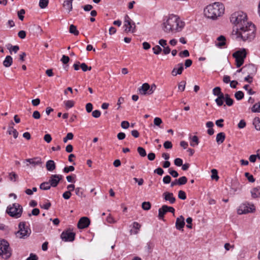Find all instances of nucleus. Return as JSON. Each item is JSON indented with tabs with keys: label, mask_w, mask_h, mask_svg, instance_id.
<instances>
[{
	"label": "nucleus",
	"mask_w": 260,
	"mask_h": 260,
	"mask_svg": "<svg viewBox=\"0 0 260 260\" xmlns=\"http://www.w3.org/2000/svg\"><path fill=\"white\" fill-rule=\"evenodd\" d=\"M39 213H40L39 209L38 208H35V209H32L31 214H30V213L28 214V216H30L31 215H34V216H37V215H38L39 214Z\"/></svg>",
	"instance_id": "61"
},
{
	"label": "nucleus",
	"mask_w": 260,
	"mask_h": 260,
	"mask_svg": "<svg viewBox=\"0 0 260 260\" xmlns=\"http://www.w3.org/2000/svg\"><path fill=\"white\" fill-rule=\"evenodd\" d=\"M30 234V230L25 226V222H21L19 224V231L16 233L17 237L25 238Z\"/></svg>",
	"instance_id": "9"
},
{
	"label": "nucleus",
	"mask_w": 260,
	"mask_h": 260,
	"mask_svg": "<svg viewBox=\"0 0 260 260\" xmlns=\"http://www.w3.org/2000/svg\"><path fill=\"white\" fill-rule=\"evenodd\" d=\"M252 112H260V101L255 104L251 108Z\"/></svg>",
	"instance_id": "37"
},
{
	"label": "nucleus",
	"mask_w": 260,
	"mask_h": 260,
	"mask_svg": "<svg viewBox=\"0 0 260 260\" xmlns=\"http://www.w3.org/2000/svg\"><path fill=\"white\" fill-rule=\"evenodd\" d=\"M70 60V58L69 56H66L65 55H62V58L61 59V61L63 63L66 64Z\"/></svg>",
	"instance_id": "63"
},
{
	"label": "nucleus",
	"mask_w": 260,
	"mask_h": 260,
	"mask_svg": "<svg viewBox=\"0 0 260 260\" xmlns=\"http://www.w3.org/2000/svg\"><path fill=\"white\" fill-rule=\"evenodd\" d=\"M162 120L159 117H155L154 119V124L156 126H160V124L162 123Z\"/></svg>",
	"instance_id": "60"
},
{
	"label": "nucleus",
	"mask_w": 260,
	"mask_h": 260,
	"mask_svg": "<svg viewBox=\"0 0 260 260\" xmlns=\"http://www.w3.org/2000/svg\"><path fill=\"white\" fill-rule=\"evenodd\" d=\"M243 88L247 90L248 93L250 95H252L255 93V92L253 91L251 88H249V85L248 84L245 85L243 87Z\"/></svg>",
	"instance_id": "51"
},
{
	"label": "nucleus",
	"mask_w": 260,
	"mask_h": 260,
	"mask_svg": "<svg viewBox=\"0 0 260 260\" xmlns=\"http://www.w3.org/2000/svg\"><path fill=\"white\" fill-rule=\"evenodd\" d=\"M167 205H162L161 208L158 209V217L159 219H163L165 214H166Z\"/></svg>",
	"instance_id": "21"
},
{
	"label": "nucleus",
	"mask_w": 260,
	"mask_h": 260,
	"mask_svg": "<svg viewBox=\"0 0 260 260\" xmlns=\"http://www.w3.org/2000/svg\"><path fill=\"white\" fill-rule=\"evenodd\" d=\"M246 55L247 52L245 48L240 49L233 54V57L235 59L236 66L237 68L243 65Z\"/></svg>",
	"instance_id": "6"
},
{
	"label": "nucleus",
	"mask_w": 260,
	"mask_h": 260,
	"mask_svg": "<svg viewBox=\"0 0 260 260\" xmlns=\"http://www.w3.org/2000/svg\"><path fill=\"white\" fill-rule=\"evenodd\" d=\"M17 177V175L14 172H11L9 174V178L11 181H16Z\"/></svg>",
	"instance_id": "52"
},
{
	"label": "nucleus",
	"mask_w": 260,
	"mask_h": 260,
	"mask_svg": "<svg viewBox=\"0 0 260 260\" xmlns=\"http://www.w3.org/2000/svg\"><path fill=\"white\" fill-rule=\"evenodd\" d=\"M152 50L153 51V53L155 54H157V55L159 54L162 51L161 48L158 45H156L155 47H154L152 48Z\"/></svg>",
	"instance_id": "46"
},
{
	"label": "nucleus",
	"mask_w": 260,
	"mask_h": 260,
	"mask_svg": "<svg viewBox=\"0 0 260 260\" xmlns=\"http://www.w3.org/2000/svg\"><path fill=\"white\" fill-rule=\"evenodd\" d=\"M178 198L180 199L184 200L186 199L185 192L183 190H179L178 192Z\"/></svg>",
	"instance_id": "50"
},
{
	"label": "nucleus",
	"mask_w": 260,
	"mask_h": 260,
	"mask_svg": "<svg viewBox=\"0 0 260 260\" xmlns=\"http://www.w3.org/2000/svg\"><path fill=\"white\" fill-rule=\"evenodd\" d=\"M25 10L24 9H21L20 11L18 12V16L19 18L21 20H23L24 19L23 15L25 14Z\"/></svg>",
	"instance_id": "54"
},
{
	"label": "nucleus",
	"mask_w": 260,
	"mask_h": 260,
	"mask_svg": "<svg viewBox=\"0 0 260 260\" xmlns=\"http://www.w3.org/2000/svg\"><path fill=\"white\" fill-rule=\"evenodd\" d=\"M48 4L49 0H40L39 5L41 9H44L48 6Z\"/></svg>",
	"instance_id": "35"
},
{
	"label": "nucleus",
	"mask_w": 260,
	"mask_h": 260,
	"mask_svg": "<svg viewBox=\"0 0 260 260\" xmlns=\"http://www.w3.org/2000/svg\"><path fill=\"white\" fill-rule=\"evenodd\" d=\"M260 187H256L253 188L251 190V197L253 199L258 198L260 197V192L257 193L258 191L259 190Z\"/></svg>",
	"instance_id": "27"
},
{
	"label": "nucleus",
	"mask_w": 260,
	"mask_h": 260,
	"mask_svg": "<svg viewBox=\"0 0 260 260\" xmlns=\"http://www.w3.org/2000/svg\"><path fill=\"white\" fill-rule=\"evenodd\" d=\"M231 22L236 27V28H240L249 23L247 21V15L241 11L236 12L232 14L230 17Z\"/></svg>",
	"instance_id": "4"
},
{
	"label": "nucleus",
	"mask_w": 260,
	"mask_h": 260,
	"mask_svg": "<svg viewBox=\"0 0 260 260\" xmlns=\"http://www.w3.org/2000/svg\"><path fill=\"white\" fill-rule=\"evenodd\" d=\"M162 181L165 184H168L171 182V178L169 175H167L164 177Z\"/></svg>",
	"instance_id": "62"
},
{
	"label": "nucleus",
	"mask_w": 260,
	"mask_h": 260,
	"mask_svg": "<svg viewBox=\"0 0 260 260\" xmlns=\"http://www.w3.org/2000/svg\"><path fill=\"white\" fill-rule=\"evenodd\" d=\"M142 208L144 210H148L151 208V204L149 202H144L142 204Z\"/></svg>",
	"instance_id": "40"
},
{
	"label": "nucleus",
	"mask_w": 260,
	"mask_h": 260,
	"mask_svg": "<svg viewBox=\"0 0 260 260\" xmlns=\"http://www.w3.org/2000/svg\"><path fill=\"white\" fill-rule=\"evenodd\" d=\"M255 211V207L254 204L248 202L242 203L239 207L237 212L239 214L253 213Z\"/></svg>",
	"instance_id": "8"
},
{
	"label": "nucleus",
	"mask_w": 260,
	"mask_h": 260,
	"mask_svg": "<svg viewBox=\"0 0 260 260\" xmlns=\"http://www.w3.org/2000/svg\"><path fill=\"white\" fill-rule=\"evenodd\" d=\"M46 167L48 171H53L55 169L56 166L54 161L52 160H49L46 162Z\"/></svg>",
	"instance_id": "22"
},
{
	"label": "nucleus",
	"mask_w": 260,
	"mask_h": 260,
	"mask_svg": "<svg viewBox=\"0 0 260 260\" xmlns=\"http://www.w3.org/2000/svg\"><path fill=\"white\" fill-rule=\"evenodd\" d=\"M90 220L88 217H82L78 221V228L83 229L87 228L90 224Z\"/></svg>",
	"instance_id": "15"
},
{
	"label": "nucleus",
	"mask_w": 260,
	"mask_h": 260,
	"mask_svg": "<svg viewBox=\"0 0 260 260\" xmlns=\"http://www.w3.org/2000/svg\"><path fill=\"white\" fill-rule=\"evenodd\" d=\"M71 194L70 191H66L63 193L62 197L66 200H68L70 198Z\"/></svg>",
	"instance_id": "59"
},
{
	"label": "nucleus",
	"mask_w": 260,
	"mask_h": 260,
	"mask_svg": "<svg viewBox=\"0 0 260 260\" xmlns=\"http://www.w3.org/2000/svg\"><path fill=\"white\" fill-rule=\"evenodd\" d=\"M73 0H65L63 4V7L67 10L69 12L72 10V2Z\"/></svg>",
	"instance_id": "25"
},
{
	"label": "nucleus",
	"mask_w": 260,
	"mask_h": 260,
	"mask_svg": "<svg viewBox=\"0 0 260 260\" xmlns=\"http://www.w3.org/2000/svg\"><path fill=\"white\" fill-rule=\"evenodd\" d=\"M69 32L71 34H74L75 36H78L79 34V31L77 29L76 26L73 24H71L70 26Z\"/></svg>",
	"instance_id": "30"
},
{
	"label": "nucleus",
	"mask_w": 260,
	"mask_h": 260,
	"mask_svg": "<svg viewBox=\"0 0 260 260\" xmlns=\"http://www.w3.org/2000/svg\"><path fill=\"white\" fill-rule=\"evenodd\" d=\"M185 225L184 218L183 216L181 215L178 217L176 221V229L179 230H183V228Z\"/></svg>",
	"instance_id": "18"
},
{
	"label": "nucleus",
	"mask_w": 260,
	"mask_h": 260,
	"mask_svg": "<svg viewBox=\"0 0 260 260\" xmlns=\"http://www.w3.org/2000/svg\"><path fill=\"white\" fill-rule=\"evenodd\" d=\"M174 164L178 167H180L183 165V160L180 158H177L174 160Z\"/></svg>",
	"instance_id": "53"
},
{
	"label": "nucleus",
	"mask_w": 260,
	"mask_h": 260,
	"mask_svg": "<svg viewBox=\"0 0 260 260\" xmlns=\"http://www.w3.org/2000/svg\"><path fill=\"white\" fill-rule=\"evenodd\" d=\"M162 196L164 199L166 201H169V203L171 204H174L175 202L176 199L173 196V193L169 192H165L162 194Z\"/></svg>",
	"instance_id": "16"
},
{
	"label": "nucleus",
	"mask_w": 260,
	"mask_h": 260,
	"mask_svg": "<svg viewBox=\"0 0 260 260\" xmlns=\"http://www.w3.org/2000/svg\"><path fill=\"white\" fill-rule=\"evenodd\" d=\"M23 212V208L18 203H13L7 207L6 212L11 217L15 218H18L22 215Z\"/></svg>",
	"instance_id": "5"
},
{
	"label": "nucleus",
	"mask_w": 260,
	"mask_h": 260,
	"mask_svg": "<svg viewBox=\"0 0 260 260\" xmlns=\"http://www.w3.org/2000/svg\"><path fill=\"white\" fill-rule=\"evenodd\" d=\"M75 193L76 194L81 198L85 197V196L83 193V189L81 187H77L75 188Z\"/></svg>",
	"instance_id": "33"
},
{
	"label": "nucleus",
	"mask_w": 260,
	"mask_h": 260,
	"mask_svg": "<svg viewBox=\"0 0 260 260\" xmlns=\"http://www.w3.org/2000/svg\"><path fill=\"white\" fill-rule=\"evenodd\" d=\"M80 67L83 72L87 71H90L91 70V67H88L85 63H82L80 64Z\"/></svg>",
	"instance_id": "47"
},
{
	"label": "nucleus",
	"mask_w": 260,
	"mask_h": 260,
	"mask_svg": "<svg viewBox=\"0 0 260 260\" xmlns=\"http://www.w3.org/2000/svg\"><path fill=\"white\" fill-rule=\"evenodd\" d=\"M235 97L237 100H241L244 98V93L241 91H237L235 93Z\"/></svg>",
	"instance_id": "39"
},
{
	"label": "nucleus",
	"mask_w": 260,
	"mask_h": 260,
	"mask_svg": "<svg viewBox=\"0 0 260 260\" xmlns=\"http://www.w3.org/2000/svg\"><path fill=\"white\" fill-rule=\"evenodd\" d=\"M150 89V85L147 83L143 84L142 86L139 89L140 93L142 95H145L147 93V91L148 92Z\"/></svg>",
	"instance_id": "19"
},
{
	"label": "nucleus",
	"mask_w": 260,
	"mask_h": 260,
	"mask_svg": "<svg viewBox=\"0 0 260 260\" xmlns=\"http://www.w3.org/2000/svg\"><path fill=\"white\" fill-rule=\"evenodd\" d=\"M225 138V134L223 132L218 133L216 138V140L218 144H220L223 142Z\"/></svg>",
	"instance_id": "23"
},
{
	"label": "nucleus",
	"mask_w": 260,
	"mask_h": 260,
	"mask_svg": "<svg viewBox=\"0 0 260 260\" xmlns=\"http://www.w3.org/2000/svg\"><path fill=\"white\" fill-rule=\"evenodd\" d=\"M101 115V112L98 110H94L92 112V116L94 118H99Z\"/></svg>",
	"instance_id": "58"
},
{
	"label": "nucleus",
	"mask_w": 260,
	"mask_h": 260,
	"mask_svg": "<svg viewBox=\"0 0 260 260\" xmlns=\"http://www.w3.org/2000/svg\"><path fill=\"white\" fill-rule=\"evenodd\" d=\"M186 82L185 81H181L178 84V89L181 91L184 90L185 88Z\"/></svg>",
	"instance_id": "49"
},
{
	"label": "nucleus",
	"mask_w": 260,
	"mask_h": 260,
	"mask_svg": "<svg viewBox=\"0 0 260 260\" xmlns=\"http://www.w3.org/2000/svg\"><path fill=\"white\" fill-rule=\"evenodd\" d=\"M255 27L252 23H246V25L233 30V35L236 39H240L243 41L252 40L255 36Z\"/></svg>",
	"instance_id": "2"
},
{
	"label": "nucleus",
	"mask_w": 260,
	"mask_h": 260,
	"mask_svg": "<svg viewBox=\"0 0 260 260\" xmlns=\"http://www.w3.org/2000/svg\"><path fill=\"white\" fill-rule=\"evenodd\" d=\"M7 132L9 135L12 134L15 139H16L18 137V132L16 129L13 128V126H9Z\"/></svg>",
	"instance_id": "28"
},
{
	"label": "nucleus",
	"mask_w": 260,
	"mask_h": 260,
	"mask_svg": "<svg viewBox=\"0 0 260 260\" xmlns=\"http://www.w3.org/2000/svg\"><path fill=\"white\" fill-rule=\"evenodd\" d=\"M74 137V135L72 133H69L67 134L66 137L63 138V141L64 143H67L69 140H72Z\"/></svg>",
	"instance_id": "44"
},
{
	"label": "nucleus",
	"mask_w": 260,
	"mask_h": 260,
	"mask_svg": "<svg viewBox=\"0 0 260 260\" xmlns=\"http://www.w3.org/2000/svg\"><path fill=\"white\" fill-rule=\"evenodd\" d=\"M213 94L218 96L215 100V102L218 106H221L223 104L224 99V94L221 91L219 87H216L213 89Z\"/></svg>",
	"instance_id": "10"
},
{
	"label": "nucleus",
	"mask_w": 260,
	"mask_h": 260,
	"mask_svg": "<svg viewBox=\"0 0 260 260\" xmlns=\"http://www.w3.org/2000/svg\"><path fill=\"white\" fill-rule=\"evenodd\" d=\"M187 182V179L185 176L180 177L178 179L177 183L178 185H182L186 184Z\"/></svg>",
	"instance_id": "38"
},
{
	"label": "nucleus",
	"mask_w": 260,
	"mask_h": 260,
	"mask_svg": "<svg viewBox=\"0 0 260 260\" xmlns=\"http://www.w3.org/2000/svg\"><path fill=\"white\" fill-rule=\"evenodd\" d=\"M124 27H125L124 31L126 32H134L135 31L136 25L134 22L132 23V20L128 15H126L124 18Z\"/></svg>",
	"instance_id": "11"
},
{
	"label": "nucleus",
	"mask_w": 260,
	"mask_h": 260,
	"mask_svg": "<svg viewBox=\"0 0 260 260\" xmlns=\"http://www.w3.org/2000/svg\"><path fill=\"white\" fill-rule=\"evenodd\" d=\"M185 23L176 15H171L162 23V29L166 33H175L182 30Z\"/></svg>",
	"instance_id": "1"
},
{
	"label": "nucleus",
	"mask_w": 260,
	"mask_h": 260,
	"mask_svg": "<svg viewBox=\"0 0 260 260\" xmlns=\"http://www.w3.org/2000/svg\"><path fill=\"white\" fill-rule=\"evenodd\" d=\"M51 185L49 183V182H45L42 183H41L40 185V188L42 190H48L51 187Z\"/></svg>",
	"instance_id": "31"
},
{
	"label": "nucleus",
	"mask_w": 260,
	"mask_h": 260,
	"mask_svg": "<svg viewBox=\"0 0 260 260\" xmlns=\"http://www.w3.org/2000/svg\"><path fill=\"white\" fill-rule=\"evenodd\" d=\"M224 8L223 5L220 3H215L207 6L204 9L205 16L209 19H216L223 13Z\"/></svg>",
	"instance_id": "3"
},
{
	"label": "nucleus",
	"mask_w": 260,
	"mask_h": 260,
	"mask_svg": "<svg viewBox=\"0 0 260 260\" xmlns=\"http://www.w3.org/2000/svg\"><path fill=\"white\" fill-rule=\"evenodd\" d=\"M13 62V58L11 56L8 55L6 57L5 60L3 61V65L5 67H10Z\"/></svg>",
	"instance_id": "26"
},
{
	"label": "nucleus",
	"mask_w": 260,
	"mask_h": 260,
	"mask_svg": "<svg viewBox=\"0 0 260 260\" xmlns=\"http://www.w3.org/2000/svg\"><path fill=\"white\" fill-rule=\"evenodd\" d=\"M137 151H138L139 154H140V155L142 157H144V156H146V151L143 147H138Z\"/></svg>",
	"instance_id": "42"
},
{
	"label": "nucleus",
	"mask_w": 260,
	"mask_h": 260,
	"mask_svg": "<svg viewBox=\"0 0 260 260\" xmlns=\"http://www.w3.org/2000/svg\"><path fill=\"white\" fill-rule=\"evenodd\" d=\"M199 141L197 136H194L191 138V141L190 142V146L194 147L199 144Z\"/></svg>",
	"instance_id": "32"
},
{
	"label": "nucleus",
	"mask_w": 260,
	"mask_h": 260,
	"mask_svg": "<svg viewBox=\"0 0 260 260\" xmlns=\"http://www.w3.org/2000/svg\"><path fill=\"white\" fill-rule=\"evenodd\" d=\"M245 176L247 178L249 182L253 183L255 181L253 176L248 172L245 173Z\"/></svg>",
	"instance_id": "43"
},
{
	"label": "nucleus",
	"mask_w": 260,
	"mask_h": 260,
	"mask_svg": "<svg viewBox=\"0 0 260 260\" xmlns=\"http://www.w3.org/2000/svg\"><path fill=\"white\" fill-rule=\"evenodd\" d=\"M75 234L70 230L63 231L60 235L61 239L65 242L73 241L75 239Z\"/></svg>",
	"instance_id": "12"
},
{
	"label": "nucleus",
	"mask_w": 260,
	"mask_h": 260,
	"mask_svg": "<svg viewBox=\"0 0 260 260\" xmlns=\"http://www.w3.org/2000/svg\"><path fill=\"white\" fill-rule=\"evenodd\" d=\"M253 124L254 125L255 128L257 130L260 131V118L258 117H255L253 122Z\"/></svg>",
	"instance_id": "36"
},
{
	"label": "nucleus",
	"mask_w": 260,
	"mask_h": 260,
	"mask_svg": "<svg viewBox=\"0 0 260 260\" xmlns=\"http://www.w3.org/2000/svg\"><path fill=\"white\" fill-rule=\"evenodd\" d=\"M164 147L166 149H171L172 148L173 145H172L171 142L167 141L165 142V143H164Z\"/></svg>",
	"instance_id": "56"
},
{
	"label": "nucleus",
	"mask_w": 260,
	"mask_h": 260,
	"mask_svg": "<svg viewBox=\"0 0 260 260\" xmlns=\"http://www.w3.org/2000/svg\"><path fill=\"white\" fill-rule=\"evenodd\" d=\"M211 178L212 179H215L216 181L218 180L219 177L218 176V172L217 171L216 169H212L211 170Z\"/></svg>",
	"instance_id": "41"
},
{
	"label": "nucleus",
	"mask_w": 260,
	"mask_h": 260,
	"mask_svg": "<svg viewBox=\"0 0 260 260\" xmlns=\"http://www.w3.org/2000/svg\"><path fill=\"white\" fill-rule=\"evenodd\" d=\"M225 104L228 106H231L233 105L234 101L232 99H231L228 94H225L224 95V99Z\"/></svg>",
	"instance_id": "29"
},
{
	"label": "nucleus",
	"mask_w": 260,
	"mask_h": 260,
	"mask_svg": "<svg viewBox=\"0 0 260 260\" xmlns=\"http://www.w3.org/2000/svg\"><path fill=\"white\" fill-rule=\"evenodd\" d=\"M169 173L171 175H172L174 178L177 177L179 175L178 172L176 171L173 170L171 169H169Z\"/></svg>",
	"instance_id": "57"
},
{
	"label": "nucleus",
	"mask_w": 260,
	"mask_h": 260,
	"mask_svg": "<svg viewBox=\"0 0 260 260\" xmlns=\"http://www.w3.org/2000/svg\"><path fill=\"white\" fill-rule=\"evenodd\" d=\"M226 39L223 36H220L217 38V42H216V46L221 48L225 45Z\"/></svg>",
	"instance_id": "20"
},
{
	"label": "nucleus",
	"mask_w": 260,
	"mask_h": 260,
	"mask_svg": "<svg viewBox=\"0 0 260 260\" xmlns=\"http://www.w3.org/2000/svg\"><path fill=\"white\" fill-rule=\"evenodd\" d=\"M64 104L67 108H71L74 106L75 103L73 101L68 100L64 102Z\"/></svg>",
	"instance_id": "45"
},
{
	"label": "nucleus",
	"mask_w": 260,
	"mask_h": 260,
	"mask_svg": "<svg viewBox=\"0 0 260 260\" xmlns=\"http://www.w3.org/2000/svg\"><path fill=\"white\" fill-rule=\"evenodd\" d=\"M93 106L92 104L89 103L86 105V110L88 113H90L92 111Z\"/></svg>",
	"instance_id": "64"
},
{
	"label": "nucleus",
	"mask_w": 260,
	"mask_h": 260,
	"mask_svg": "<svg viewBox=\"0 0 260 260\" xmlns=\"http://www.w3.org/2000/svg\"><path fill=\"white\" fill-rule=\"evenodd\" d=\"M75 168L73 166H70L69 167H64L63 169V172L65 173H68L69 172L74 171Z\"/></svg>",
	"instance_id": "55"
},
{
	"label": "nucleus",
	"mask_w": 260,
	"mask_h": 260,
	"mask_svg": "<svg viewBox=\"0 0 260 260\" xmlns=\"http://www.w3.org/2000/svg\"><path fill=\"white\" fill-rule=\"evenodd\" d=\"M179 55L181 58L186 57L189 56V53L187 50H184V51L180 52L179 53Z\"/></svg>",
	"instance_id": "48"
},
{
	"label": "nucleus",
	"mask_w": 260,
	"mask_h": 260,
	"mask_svg": "<svg viewBox=\"0 0 260 260\" xmlns=\"http://www.w3.org/2000/svg\"><path fill=\"white\" fill-rule=\"evenodd\" d=\"M29 29L32 31H35L36 33L38 34L41 33L42 31L41 27L39 25L36 24H34L33 25L31 26Z\"/></svg>",
	"instance_id": "34"
},
{
	"label": "nucleus",
	"mask_w": 260,
	"mask_h": 260,
	"mask_svg": "<svg viewBox=\"0 0 260 260\" xmlns=\"http://www.w3.org/2000/svg\"><path fill=\"white\" fill-rule=\"evenodd\" d=\"M0 255L5 259L9 258L11 255L9 244L5 240H0Z\"/></svg>",
	"instance_id": "7"
},
{
	"label": "nucleus",
	"mask_w": 260,
	"mask_h": 260,
	"mask_svg": "<svg viewBox=\"0 0 260 260\" xmlns=\"http://www.w3.org/2000/svg\"><path fill=\"white\" fill-rule=\"evenodd\" d=\"M183 70V63H178L176 67H175L172 71V75L173 76H176L177 75H180L182 74Z\"/></svg>",
	"instance_id": "17"
},
{
	"label": "nucleus",
	"mask_w": 260,
	"mask_h": 260,
	"mask_svg": "<svg viewBox=\"0 0 260 260\" xmlns=\"http://www.w3.org/2000/svg\"><path fill=\"white\" fill-rule=\"evenodd\" d=\"M133 227L135 229V230L133 231V230H131V231H130L131 234L132 235V234H134L135 235H137L138 234L139 231L140 229L141 228V225L138 222H134L133 223Z\"/></svg>",
	"instance_id": "24"
},
{
	"label": "nucleus",
	"mask_w": 260,
	"mask_h": 260,
	"mask_svg": "<svg viewBox=\"0 0 260 260\" xmlns=\"http://www.w3.org/2000/svg\"><path fill=\"white\" fill-rule=\"evenodd\" d=\"M62 179V176L61 175H52L49 180L51 186L53 187H56L59 181Z\"/></svg>",
	"instance_id": "13"
},
{
	"label": "nucleus",
	"mask_w": 260,
	"mask_h": 260,
	"mask_svg": "<svg viewBox=\"0 0 260 260\" xmlns=\"http://www.w3.org/2000/svg\"><path fill=\"white\" fill-rule=\"evenodd\" d=\"M25 161L28 163L26 164L27 166H28L29 164H30L31 165L34 167H35L36 166L41 165L42 164V159L39 157H36L32 158H28L25 159Z\"/></svg>",
	"instance_id": "14"
}]
</instances>
